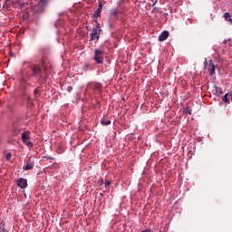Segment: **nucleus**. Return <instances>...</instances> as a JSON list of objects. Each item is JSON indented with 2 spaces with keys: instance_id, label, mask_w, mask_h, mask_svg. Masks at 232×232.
Masks as SVG:
<instances>
[{
  "instance_id": "nucleus-1",
  "label": "nucleus",
  "mask_w": 232,
  "mask_h": 232,
  "mask_svg": "<svg viewBox=\"0 0 232 232\" xmlns=\"http://www.w3.org/2000/svg\"><path fill=\"white\" fill-rule=\"evenodd\" d=\"M29 68L32 70V77H36V79H43V69L41 68V65H31L30 63H27Z\"/></svg>"
},
{
  "instance_id": "nucleus-2",
  "label": "nucleus",
  "mask_w": 232,
  "mask_h": 232,
  "mask_svg": "<svg viewBox=\"0 0 232 232\" xmlns=\"http://www.w3.org/2000/svg\"><path fill=\"white\" fill-rule=\"evenodd\" d=\"M46 5H48L47 0H40L38 5H36L34 9V14H44V10H46Z\"/></svg>"
},
{
  "instance_id": "nucleus-3",
  "label": "nucleus",
  "mask_w": 232,
  "mask_h": 232,
  "mask_svg": "<svg viewBox=\"0 0 232 232\" xmlns=\"http://www.w3.org/2000/svg\"><path fill=\"white\" fill-rule=\"evenodd\" d=\"M94 61L97 64H102V63H104V51H102L101 49H95Z\"/></svg>"
},
{
  "instance_id": "nucleus-4",
  "label": "nucleus",
  "mask_w": 232,
  "mask_h": 232,
  "mask_svg": "<svg viewBox=\"0 0 232 232\" xmlns=\"http://www.w3.org/2000/svg\"><path fill=\"white\" fill-rule=\"evenodd\" d=\"M27 140H30V131L29 130H26L22 133V141L24 142V144H26L27 146L32 148V146H34V143L32 141H27Z\"/></svg>"
},
{
  "instance_id": "nucleus-5",
  "label": "nucleus",
  "mask_w": 232,
  "mask_h": 232,
  "mask_svg": "<svg viewBox=\"0 0 232 232\" xmlns=\"http://www.w3.org/2000/svg\"><path fill=\"white\" fill-rule=\"evenodd\" d=\"M23 130H24L23 128V125H21L20 123H14L12 128V135L14 137H17V135H19V133H21Z\"/></svg>"
},
{
  "instance_id": "nucleus-6",
  "label": "nucleus",
  "mask_w": 232,
  "mask_h": 232,
  "mask_svg": "<svg viewBox=\"0 0 232 232\" xmlns=\"http://www.w3.org/2000/svg\"><path fill=\"white\" fill-rule=\"evenodd\" d=\"M16 186L21 188V189H26L28 188V179L24 178H20L16 180Z\"/></svg>"
},
{
  "instance_id": "nucleus-7",
  "label": "nucleus",
  "mask_w": 232,
  "mask_h": 232,
  "mask_svg": "<svg viewBox=\"0 0 232 232\" xmlns=\"http://www.w3.org/2000/svg\"><path fill=\"white\" fill-rule=\"evenodd\" d=\"M169 37V31H163L160 36H159V41L162 43L163 41H166Z\"/></svg>"
},
{
  "instance_id": "nucleus-8",
  "label": "nucleus",
  "mask_w": 232,
  "mask_h": 232,
  "mask_svg": "<svg viewBox=\"0 0 232 232\" xmlns=\"http://www.w3.org/2000/svg\"><path fill=\"white\" fill-rule=\"evenodd\" d=\"M109 15H113L114 17H118L119 15V7H115L110 10Z\"/></svg>"
},
{
  "instance_id": "nucleus-9",
  "label": "nucleus",
  "mask_w": 232,
  "mask_h": 232,
  "mask_svg": "<svg viewBox=\"0 0 232 232\" xmlns=\"http://www.w3.org/2000/svg\"><path fill=\"white\" fill-rule=\"evenodd\" d=\"M95 39H97V41H99V39H101V34L91 33L90 41H95Z\"/></svg>"
},
{
  "instance_id": "nucleus-10",
  "label": "nucleus",
  "mask_w": 232,
  "mask_h": 232,
  "mask_svg": "<svg viewBox=\"0 0 232 232\" xmlns=\"http://www.w3.org/2000/svg\"><path fill=\"white\" fill-rule=\"evenodd\" d=\"M41 64H42L44 70H46V68H50V65H48V63L46 62V58H44V57H42Z\"/></svg>"
},
{
  "instance_id": "nucleus-11",
  "label": "nucleus",
  "mask_w": 232,
  "mask_h": 232,
  "mask_svg": "<svg viewBox=\"0 0 232 232\" xmlns=\"http://www.w3.org/2000/svg\"><path fill=\"white\" fill-rule=\"evenodd\" d=\"M214 90H215V94L216 95H223L224 92H222V89L218 86H217V84L214 85Z\"/></svg>"
},
{
  "instance_id": "nucleus-12",
  "label": "nucleus",
  "mask_w": 232,
  "mask_h": 232,
  "mask_svg": "<svg viewBox=\"0 0 232 232\" xmlns=\"http://www.w3.org/2000/svg\"><path fill=\"white\" fill-rule=\"evenodd\" d=\"M92 34H101V24H97V25L92 28Z\"/></svg>"
},
{
  "instance_id": "nucleus-13",
  "label": "nucleus",
  "mask_w": 232,
  "mask_h": 232,
  "mask_svg": "<svg viewBox=\"0 0 232 232\" xmlns=\"http://www.w3.org/2000/svg\"><path fill=\"white\" fill-rule=\"evenodd\" d=\"M24 171H28L30 169H34V163H27L25 166L23 167Z\"/></svg>"
},
{
  "instance_id": "nucleus-14",
  "label": "nucleus",
  "mask_w": 232,
  "mask_h": 232,
  "mask_svg": "<svg viewBox=\"0 0 232 232\" xmlns=\"http://www.w3.org/2000/svg\"><path fill=\"white\" fill-rule=\"evenodd\" d=\"M224 18H225V21H228L229 23L232 22L231 14L229 13H225Z\"/></svg>"
},
{
  "instance_id": "nucleus-15",
  "label": "nucleus",
  "mask_w": 232,
  "mask_h": 232,
  "mask_svg": "<svg viewBox=\"0 0 232 232\" xmlns=\"http://www.w3.org/2000/svg\"><path fill=\"white\" fill-rule=\"evenodd\" d=\"M209 65L212 66L210 69V75H215V63H213V61H209Z\"/></svg>"
},
{
  "instance_id": "nucleus-16",
  "label": "nucleus",
  "mask_w": 232,
  "mask_h": 232,
  "mask_svg": "<svg viewBox=\"0 0 232 232\" xmlns=\"http://www.w3.org/2000/svg\"><path fill=\"white\" fill-rule=\"evenodd\" d=\"M101 124L102 126H110V124H111V121H104V120H102L101 121Z\"/></svg>"
},
{
  "instance_id": "nucleus-17",
  "label": "nucleus",
  "mask_w": 232,
  "mask_h": 232,
  "mask_svg": "<svg viewBox=\"0 0 232 232\" xmlns=\"http://www.w3.org/2000/svg\"><path fill=\"white\" fill-rule=\"evenodd\" d=\"M102 10L101 9H97L93 14V17H101V14H102Z\"/></svg>"
},
{
  "instance_id": "nucleus-18",
  "label": "nucleus",
  "mask_w": 232,
  "mask_h": 232,
  "mask_svg": "<svg viewBox=\"0 0 232 232\" xmlns=\"http://www.w3.org/2000/svg\"><path fill=\"white\" fill-rule=\"evenodd\" d=\"M0 232H8L5 229V223H0Z\"/></svg>"
},
{
  "instance_id": "nucleus-19",
  "label": "nucleus",
  "mask_w": 232,
  "mask_h": 232,
  "mask_svg": "<svg viewBox=\"0 0 232 232\" xmlns=\"http://www.w3.org/2000/svg\"><path fill=\"white\" fill-rule=\"evenodd\" d=\"M93 86L95 90H101L102 88V85L101 83H94Z\"/></svg>"
},
{
  "instance_id": "nucleus-20",
  "label": "nucleus",
  "mask_w": 232,
  "mask_h": 232,
  "mask_svg": "<svg viewBox=\"0 0 232 232\" xmlns=\"http://www.w3.org/2000/svg\"><path fill=\"white\" fill-rule=\"evenodd\" d=\"M229 95V92L228 93H226L224 96H223V102H227L229 101V99L227 98V96Z\"/></svg>"
},
{
  "instance_id": "nucleus-21",
  "label": "nucleus",
  "mask_w": 232,
  "mask_h": 232,
  "mask_svg": "<svg viewBox=\"0 0 232 232\" xmlns=\"http://www.w3.org/2000/svg\"><path fill=\"white\" fill-rule=\"evenodd\" d=\"M24 6H28V3H21V4H19V6H18V8H24Z\"/></svg>"
},
{
  "instance_id": "nucleus-22",
  "label": "nucleus",
  "mask_w": 232,
  "mask_h": 232,
  "mask_svg": "<svg viewBox=\"0 0 232 232\" xmlns=\"http://www.w3.org/2000/svg\"><path fill=\"white\" fill-rule=\"evenodd\" d=\"M5 159H6V160H10V159H12V153L8 152V153L5 155Z\"/></svg>"
},
{
  "instance_id": "nucleus-23",
  "label": "nucleus",
  "mask_w": 232,
  "mask_h": 232,
  "mask_svg": "<svg viewBox=\"0 0 232 232\" xmlns=\"http://www.w3.org/2000/svg\"><path fill=\"white\" fill-rule=\"evenodd\" d=\"M44 159H46V160H53V157L51 156H44Z\"/></svg>"
},
{
  "instance_id": "nucleus-24",
  "label": "nucleus",
  "mask_w": 232,
  "mask_h": 232,
  "mask_svg": "<svg viewBox=\"0 0 232 232\" xmlns=\"http://www.w3.org/2000/svg\"><path fill=\"white\" fill-rule=\"evenodd\" d=\"M105 188H108V186H110L111 184V181L110 180H105Z\"/></svg>"
},
{
  "instance_id": "nucleus-25",
  "label": "nucleus",
  "mask_w": 232,
  "mask_h": 232,
  "mask_svg": "<svg viewBox=\"0 0 232 232\" xmlns=\"http://www.w3.org/2000/svg\"><path fill=\"white\" fill-rule=\"evenodd\" d=\"M185 113H187V115H191V110L186 109Z\"/></svg>"
},
{
  "instance_id": "nucleus-26",
  "label": "nucleus",
  "mask_w": 232,
  "mask_h": 232,
  "mask_svg": "<svg viewBox=\"0 0 232 232\" xmlns=\"http://www.w3.org/2000/svg\"><path fill=\"white\" fill-rule=\"evenodd\" d=\"M72 90H73V87H72V86H68V87H67V92H72Z\"/></svg>"
},
{
  "instance_id": "nucleus-27",
  "label": "nucleus",
  "mask_w": 232,
  "mask_h": 232,
  "mask_svg": "<svg viewBox=\"0 0 232 232\" xmlns=\"http://www.w3.org/2000/svg\"><path fill=\"white\" fill-rule=\"evenodd\" d=\"M37 93H39V89H35V90L34 91V96L37 95Z\"/></svg>"
},
{
  "instance_id": "nucleus-28",
  "label": "nucleus",
  "mask_w": 232,
  "mask_h": 232,
  "mask_svg": "<svg viewBox=\"0 0 232 232\" xmlns=\"http://www.w3.org/2000/svg\"><path fill=\"white\" fill-rule=\"evenodd\" d=\"M140 232H151V228H146L145 230H141Z\"/></svg>"
},
{
  "instance_id": "nucleus-29",
  "label": "nucleus",
  "mask_w": 232,
  "mask_h": 232,
  "mask_svg": "<svg viewBox=\"0 0 232 232\" xmlns=\"http://www.w3.org/2000/svg\"><path fill=\"white\" fill-rule=\"evenodd\" d=\"M98 6V10H102V3H100Z\"/></svg>"
},
{
  "instance_id": "nucleus-30",
  "label": "nucleus",
  "mask_w": 232,
  "mask_h": 232,
  "mask_svg": "<svg viewBox=\"0 0 232 232\" xmlns=\"http://www.w3.org/2000/svg\"><path fill=\"white\" fill-rule=\"evenodd\" d=\"M121 5H122V0H120V1L118 2V6H121Z\"/></svg>"
},
{
  "instance_id": "nucleus-31",
  "label": "nucleus",
  "mask_w": 232,
  "mask_h": 232,
  "mask_svg": "<svg viewBox=\"0 0 232 232\" xmlns=\"http://www.w3.org/2000/svg\"><path fill=\"white\" fill-rule=\"evenodd\" d=\"M63 14H64V13L61 12V13L58 14V15H63Z\"/></svg>"
},
{
  "instance_id": "nucleus-32",
  "label": "nucleus",
  "mask_w": 232,
  "mask_h": 232,
  "mask_svg": "<svg viewBox=\"0 0 232 232\" xmlns=\"http://www.w3.org/2000/svg\"><path fill=\"white\" fill-rule=\"evenodd\" d=\"M223 43H224L225 44H227V40H225Z\"/></svg>"
},
{
  "instance_id": "nucleus-33",
  "label": "nucleus",
  "mask_w": 232,
  "mask_h": 232,
  "mask_svg": "<svg viewBox=\"0 0 232 232\" xmlns=\"http://www.w3.org/2000/svg\"><path fill=\"white\" fill-rule=\"evenodd\" d=\"M153 10H159V7H154Z\"/></svg>"
},
{
  "instance_id": "nucleus-34",
  "label": "nucleus",
  "mask_w": 232,
  "mask_h": 232,
  "mask_svg": "<svg viewBox=\"0 0 232 232\" xmlns=\"http://www.w3.org/2000/svg\"><path fill=\"white\" fill-rule=\"evenodd\" d=\"M155 5H157V2H155V3L152 5V6H155Z\"/></svg>"
},
{
  "instance_id": "nucleus-35",
  "label": "nucleus",
  "mask_w": 232,
  "mask_h": 232,
  "mask_svg": "<svg viewBox=\"0 0 232 232\" xmlns=\"http://www.w3.org/2000/svg\"><path fill=\"white\" fill-rule=\"evenodd\" d=\"M23 82H26V80H25V79H24V80H23Z\"/></svg>"
},
{
  "instance_id": "nucleus-36",
  "label": "nucleus",
  "mask_w": 232,
  "mask_h": 232,
  "mask_svg": "<svg viewBox=\"0 0 232 232\" xmlns=\"http://www.w3.org/2000/svg\"><path fill=\"white\" fill-rule=\"evenodd\" d=\"M27 100L30 101V96L27 97Z\"/></svg>"
},
{
  "instance_id": "nucleus-37",
  "label": "nucleus",
  "mask_w": 232,
  "mask_h": 232,
  "mask_svg": "<svg viewBox=\"0 0 232 232\" xmlns=\"http://www.w3.org/2000/svg\"><path fill=\"white\" fill-rule=\"evenodd\" d=\"M10 0H5V3H8Z\"/></svg>"
},
{
  "instance_id": "nucleus-38",
  "label": "nucleus",
  "mask_w": 232,
  "mask_h": 232,
  "mask_svg": "<svg viewBox=\"0 0 232 232\" xmlns=\"http://www.w3.org/2000/svg\"><path fill=\"white\" fill-rule=\"evenodd\" d=\"M205 63H208V60H207V59H205Z\"/></svg>"
},
{
  "instance_id": "nucleus-39",
  "label": "nucleus",
  "mask_w": 232,
  "mask_h": 232,
  "mask_svg": "<svg viewBox=\"0 0 232 232\" xmlns=\"http://www.w3.org/2000/svg\"><path fill=\"white\" fill-rule=\"evenodd\" d=\"M110 26H111V23H110Z\"/></svg>"
},
{
  "instance_id": "nucleus-40",
  "label": "nucleus",
  "mask_w": 232,
  "mask_h": 232,
  "mask_svg": "<svg viewBox=\"0 0 232 232\" xmlns=\"http://www.w3.org/2000/svg\"><path fill=\"white\" fill-rule=\"evenodd\" d=\"M55 26H57V24H55Z\"/></svg>"
}]
</instances>
